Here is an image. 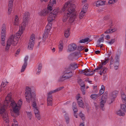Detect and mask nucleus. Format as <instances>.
Wrapping results in <instances>:
<instances>
[{"instance_id":"1","label":"nucleus","mask_w":126,"mask_h":126,"mask_svg":"<svg viewBox=\"0 0 126 126\" xmlns=\"http://www.w3.org/2000/svg\"><path fill=\"white\" fill-rule=\"evenodd\" d=\"M30 14L28 12H26L23 16V22L21 24V26L19 27V31L15 35H12L9 37L7 41L6 45L5 47L6 51L9 48L11 45L12 44L13 46H15L18 43L17 39L19 38L25 29V27L28 23V19L29 17Z\"/></svg>"},{"instance_id":"2","label":"nucleus","mask_w":126,"mask_h":126,"mask_svg":"<svg viewBox=\"0 0 126 126\" xmlns=\"http://www.w3.org/2000/svg\"><path fill=\"white\" fill-rule=\"evenodd\" d=\"M75 5L72 4L70 1L65 3L63 7V10H66L64 16L63 17V21L65 22L68 18L70 16L69 21L70 23H72L77 17L76 14L75 12Z\"/></svg>"},{"instance_id":"3","label":"nucleus","mask_w":126,"mask_h":126,"mask_svg":"<svg viewBox=\"0 0 126 126\" xmlns=\"http://www.w3.org/2000/svg\"><path fill=\"white\" fill-rule=\"evenodd\" d=\"M25 91V97L26 100L28 103H30L31 101L32 103V106L35 108L34 112L35 114L39 113L36 107V99L35 92H31V89L28 87H26Z\"/></svg>"},{"instance_id":"4","label":"nucleus","mask_w":126,"mask_h":126,"mask_svg":"<svg viewBox=\"0 0 126 126\" xmlns=\"http://www.w3.org/2000/svg\"><path fill=\"white\" fill-rule=\"evenodd\" d=\"M10 106L13 108L14 112L17 115H18L19 110L22 104V100L21 99L18 101L17 104L14 100L11 101Z\"/></svg>"},{"instance_id":"5","label":"nucleus","mask_w":126,"mask_h":126,"mask_svg":"<svg viewBox=\"0 0 126 126\" xmlns=\"http://www.w3.org/2000/svg\"><path fill=\"white\" fill-rule=\"evenodd\" d=\"M58 10L56 9H54L52 12H50L48 17L47 18L48 21L51 22L55 19L56 14L58 12Z\"/></svg>"},{"instance_id":"6","label":"nucleus","mask_w":126,"mask_h":126,"mask_svg":"<svg viewBox=\"0 0 126 126\" xmlns=\"http://www.w3.org/2000/svg\"><path fill=\"white\" fill-rule=\"evenodd\" d=\"M0 113L2 114L4 120H6V122L8 121V116L4 106L1 107L0 109Z\"/></svg>"},{"instance_id":"7","label":"nucleus","mask_w":126,"mask_h":126,"mask_svg":"<svg viewBox=\"0 0 126 126\" xmlns=\"http://www.w3.org/2000/svg\"><path fill=\"white\" fill-rule=\"evenodd\" d=\"M56 92H57V91L56 89L55 90L50 91L48 93L47 98V103L48 105L51 106L52 105V97L51 94Z\"/></svg>"},{"instance_id":"8","label":"nucleus","mask_w":126,"mask_h":126,"mask_svg":"<svg viewBox=\"0 0 126 126\" xmlns=\"http://www.w3.org/2000/svg\"><path fill=\"white\" fill-rule=\"evenodd\" d=\"M35 35L33 34H32L30 37V38L29 43L28 47V49L31 50H32L34 44Z\"/></svg>"},{"instance_id":"9","label":"nucleus","mask_w":126,"mask_h":126,"mask_svg":"<svg viewBox=\"0 0 126 126\" xmlns=\"http://www.w3.org/2000/svg\"><path fill=\"white\" fill-rule=\"evenodd\" d=\"M52 9L51 6H48L47 9H45L41 11L39 13V14L41 16H45L49 14Z\"/></svg>"},{"instance_id":"10","label":"nucleus","mask_w":126,"mask_h":126,"mask_svg":"<svg viewBox=\"0 0 126 126\" xmlns=\"http://www.w3.org/2000/svg\"><path fill=\"white\" fill-rule=\"evenodd\" d=\"M48 21V23L46 28V30L45 31V34L47 35L50 32L51 28L52 23Z\"/></svg>"},{"instance_id":"11","label":"nucleus","mask_w":126,"mask_h":126,"mask_svg":"<svg viewBox=\"0 0 126 126\" xmlns=\"http://www.w3.org/2000/svg\"><path fill=\"white\" fill-rule=\"evenodd\" d=\"M77 46L75 44H73L69 45L67 50L68 52H71L75 50L77 48Z\"/></svg>"},{"instance_id":"12","label":"nucleus","mask_w":126,"mask_h":126,"mask_svg":"<svg viewBox=\"0 0 126 126\" xmlns=\"http://www.w3.org/2000/svg\"><path fill=\"white\" fill-rule=\"evenodd\" d=\"M63 74V77L65 78V79H68L70 78L73 75L72 72H69L64 71Z\"/></svg>"},{"instance_id":"13","label":"nucleus","mask_w":126,"mask_h":126,"mask_svg":"<svg viewBox=\"0 0 126 126\" xmlns=\"http://www.w3.org/2000/svg\"><path fill=\"white\" fill-rule=\"evenodd\" d=\"M13 0H9L8 14L10 15L12 10Z\"/></svg>"},{"instance_id":"14","label":"nucleus","mask_w":126,"mask_h":126,"mask_svg":"<svg viewBox=\"0 0 126 126\" xmlns=\"http://www.w3.org/2000/svg\"><path fill=\"white\" fill-rule=\"evenodd\" d=\"M118 92L117 91H114L111 94V97H113V98L111 100L110 103H112L113 101L114 100V98L116 97L117 96Z\"/></svg>"},{"instance_id":"15","label":"nucleus","mask_w":126,"mask_h":126,"mask_svg":"<svg viewBox=\"0 0 126 126\" xmlns=\"http://www.w3.org/2000/svg\"><path fill=\"white\" fill-rule=\"evenodd\" d=\"M104 41V37H101L97 41V44L99 45V46L98 47H100L101 48L102 47V46L103 45L102 44L101 45H99L100 44V43L101 42H103Z\"/></svg>"},{"instance_id":"16","label":"nucleus","mask_w":126,"mask_h":126,"mask_svg":"<svg viewBox=\"0 0 126 126\" xmlns=\"http://www.w3.org/2000/svg\"><path fill=\"white\" fill-rule=\"evenodd\" d=\"M69 66L70 67L72 70H75L76 68L78 67L77 64L75 63H71Z\"/></svg>"},{"instance_id":"17","label":"nucleus","mask_w":126,"mask_h":126,"mask_svg":"<svg viewBox=\"0 0 126 126\" xmlns=\"http://www.w3.org/2000/svg\"><path fill=\"white\" fill-rule=\"evenodd\" d=\"M121 97L122 99V101L126 105V96L123 92L121 93Z\"/></svg>"},{"instance_id":"18","label":"nucleus","mask_w":126,"mask_h":126,"mask_svg":"<svg viewBox=\"0 0 126 126\" xmlns=\"http://www.w3.org/2000/svg\"><path fill=\"white\" fill-rule=\"evenodd\" d=\"M106 1H104L99 0L97 1L96 3V6H99L105 4Z\"/></svg>"},{"instance_id":"19","label":"nucleus","mask_w":126,"mask_h":126,"mask_svg":"<svg viewBox=\"0 0 126 126\" xmlns=\"http://www.w3.org/2000/svg\"><path fill=\"white\" fill-rule=\"evenodd\" d=\"M105 88L104 86L103 85H102L101 86V88L99 90V94H98L99 96H100L104 92Z\"/></svg>"},{"instance_id":"20","label":"nucleus","mask_w":126,"mask_h":126,"mask_svg":"<svg viewBox=\"0 0 126 126\" xmlns=\"http://www.w3.org/2000/svg\"><path fill=\"white\" fill-rule=\"evenodd\" d=\"M70 29H68L67 30H66L65 31L64 33V35L66 38H68L70 35Z\"/></svg>"},{"instance_id":"21","label":"nucleus","mask_w":126,"mask_h":126,"mask_svg":"<svg viewBox=\"0 0 126 126\" xmlns=\"http://www.w3.org/2000/svg\"><path fill=\"white\" fill-rule=\"evenodd\" d=\"M115 31L116 30L115 29H111L110 28V29H108V30H107L104 33H105L106 34L111 33Z\"/></svg>"},{"instance_id":"22","label":"nucleus","mask_w":126,"mask_h":126,"mask_svg":"<svg viewBox=\"0 0 126 126\" xmlns=\"http://www.w3.org/2000/svg\"><path fill=\"white\" fill-rule=\"evenodd\" d=\"M88 8V5H87L85 4L83 6L81 11L83 12L84 13H86L87 11Z\"/></svg>"},{"instance_id":"23","label":"nucleus","mask_w":126,"mask_h":126,"mask_svg":"<svg viewBox=\"0 0 126 126\" xmlns=\"http://www.w3.org/2000/svg\"><path fill=\"white\" fill-rule=\"evenodd\" d=\"M59 51H61L63 49V44L62 41H60L59 42Z\"/></svg>"},{"instance_id":"24","label":"nucleus","mask_w":126,"mask_h":126,"mask_svg":"<svg viewBox=\"0 0 126 126\" xmlns=\"http://www.w3.org/2000/svg\"><path fill=\"white\" fill-rule=\"evenodd\" d=\"M115 63H117V65H119V57L118 55H116L115 59Z\"/></svg>"},{"instance_id":"25","label":"nucleus","mask_w":126,"mask_h":126,"mask_svg":"<svg viewBox=\"0 0 126 126\" xmlns=\"http://www.w3.org/2000/svg\"><path fill=\"white\" fill-rule=\"evenodd\" d=\"M89 39L88 38H86L84 39H82L79 41V42L80 43H84L88 41Z\"/></svg>"},{"instance_id":"26","label":"nucleus","mask_w":126,"mask_h":126,"mask_svg":"<svg viewBox=\"0 0 126 126\" xmlns=\"http://www.w3.org/2000/svg\"><path fill=\"white\" fill-rule=\"evenodd\" d=\"M56 3V1L55 0H50V3L48 5V6H52L54 4H55Z\"/></svg>"},{"instance_id":"27","label":"nucleus","mask_w":126,"mask_h":126,"mask_svg":"<svg viewBox=\"0 0 126 126\" xmlns=\"http://www.w3.org/2000/svg\"><path fill=\"white\" fill-rule=\"evenodd\" d=\"M116 114L117 115L121 116H124L125 115V113L122 112L121 110H119L116 112Z\"/></svg>"},{"instance_id":"28","label":"nucleus","mask_w":126,"mask_h":126,"mask_svg":"<svg viewBox=\"0 0 126 126\" xmlns=\"http://www.w3.org/2000/svg\"><path fill=\"white\" fill-rule=\"evenodd\" d=\"M78 104L79 107L81 108H84L85 107L83 101L81 102H79V103H78Z\"/></svg>"},{"instance_id":"29","label":"nucleus","mask_w":126,"mask_h":126,"mask_svg":"<svg viewBox=\"0 0 126 126\" xmlns=\"http://www.w3.org/2000/svg\"><path fill=\"white\" fill-rule=\"evenodd\" d=\"M100 103V107L103 110H104L103 108L104 107V104H105L106 101H104L103 100H101Z\"/></svg>"},{"instance_id":"30","label":"nucleus","mask_w":126,"mask_h":126,"mask_svg":"<svg viewBox=\"0 0 126 126\" xmlns=\"http://www.w3.org/2000/svg\"><path fill=\"white\" fill-rule=\"evenodd\" d=\"M99 96L98 94H93L91 95L90 97L92 99H95Z\"/></svg>"},{"instance_id":"31","label":"nucleus","mask_w":126,"mask_h":126,"mask_svg":"<svg viewBox=\"0 0 126 126\" xmlns=\"http://www.w3.org/2000/svg\"><path fill=\"white\" fill-rule=\"evenodd\" d=\"M125 104H121V108L124 112H126V105Z\"/></svg>"},{"instance_id":"32","label":"nucleus","mask_w":126,"mask_h":126,"mask_svg":"<svg viewBox=\"0 0 126 126\" xmlns=\"http://www.w3.org/2000/svg\"><path fill=\"white\" fill-rule=\"evenodd\" d=\"M5 29H6V26L4 24H3L2 25V31L1 32V33L2 34H3L5 32Z\"/></svg>"},{"instance_id":"33","label":"nucleus","mask_w":126,"mask_h":126,"mask_svg":"<svg viewBox=\"0 0 126 126\" xmlns=\"http://www.w3.org/2000/svg\"><path fill=\"white\" fill-rule=\"evenodd\" d=\"M79 115L81 118L83 120H84L85 119V117L84 115L81 112H80L79 113Z\"/></svg>"},{"instance_id":"34","label":"nucleus","mask_w":126,"mask_h":126,"mask_svg":"<svg viewBox=\"0 0 126 126\" xmlns=\"http://www.w3.org/2000/svg\"><path fill=\"white\" fill-rule=\"evenodd\" d=\"M28 117L30 119H31L32 116V114L31 112L26 111Z\"/></svg>"},{"instance_id":"35","label":"nucleus","mask_w":126,"mask_h":126,"mask_svg":"<svg viewBox=\"0 0 126 126\" xmlns=\"http://www.w3.org/2000/svg\"><path fill=\"white\" fill-rule=\"evenodd\" d=\"M72 70L70 66L66 68H65V70L64 71L69 72H72Z\"/></svg>"},{"instance_id":"36","label":"nucleus","mask_w":126,"mask_h":126,"mask_svg":"<svg viewBox=\"0 0 126 126\" xmlns=\"http://www.w3.org/2000/svg\"><path fill=\"white\" fill-rule=\"evenodd\" d=\"M81 91L82 92V94H85V86H82L81 87Z\"/></svg>"},{"instance_id":"37","label":"nucleus","mask_w":126,"mask_h":126,"mask_svg":"<svg viewBox=\"0 0 126 126\" xmlns=\"http://www.w3.org/2000/svg\"><path fill=\"white\" fill-rule=\"evenodd\" d=\"M27 64H23L22 67V68L21 70V72H23L24 71L25 69V68L27 67Z\"/></svg>"},{"instance_id":"38","label":"nucleus","mask_w":126,"mask_h":126,"mask_svg":"<svg viewBox=\"0 0 126 126\" xmlns=\"http://www.w3.org/2000/svg\"><path fill=\"white\" fill-rule=\"evenodd\" d=\"M85 13H84L83 12L81 11V12L80 13L79 15V17L80 19H81L83 17L84 15V14Z\"/></svg>"},{"instance_id":"39","label":"nucleus","mask_w":126,"mask_h":126,"mask_svg":"<svg viewBox=\"0 0 126 126\" xmlns=\"http://www.w3.org/2000/svg\"><path fill=\"white\" fill-rule=\"evenodd\" d=\"M103 66H101L99 67H98L97 68H95V69L94 70L92 71V72H95V71H96V70H98L100 69H103Z\"/></svg>"},{"instance_id":"40","label":"nucleus","mask_w":126,"mask_h":126,"mask_svg":"<svg viewBox=\"0 0 126 126\" xmlns=\"http://www.w3.org/2000/svg\"><path fill=\"white\" fill-rule=\"evenodd\" d=\"M83 47L82 46H78L77 47V50L79 51V52H80L82 50H83L84 48H83L82 49Z\"/></svg>"},{"instance_id":"41","label":"nucleus","mask_w":126,"mask_h":126,"mask_svg":"<svg viewBox=\"0 0 126 126\" xmlns=\"http://www.w3.org/2000/svg\"><path fill=\"white\" fill-rule=\"evenodd\" d=\"M18 17L17 16H16L15 17V19L14 21L15 25H16L17 24L16 23L18 22Z\"/></svg>"},{"instance_id":"42","label":"nucleus","mask_w":126,"mask_h":126,"mask_svg":"<svg viewBox=\"0 0 126 126\" xmlns=\"http://www.w3.org/2000/svg\"><path fill=\"white\" fill-rule=\"evenodd\" d=\"M115 41V39H112L110 41H107V43H108L111 45L113 44Z\"/></svg>"},{"instance_id":"43","label":"nucleus","mask_w":126,"mask_h":126,"mask_svg":"<svg viewBox=\"0 0 126 126\" xmlns=\"http://www.w3.org/2000/svg\"><path fill=\"white\" fill-rule=\"evenodd\" d=\"M28 56H26L24 59V64H26L27 65V62L28 60Z\"/></svg>"},{"instance_id":"44","label":"nucleus","mask_w":126,"mask_h":126,"mask_svg":"<svg viewBox=\"0 0 126 126\" xmlns=\"http://www.w3.org/2000/svg\"><path fill=\"white\" fill-rule=\"evenodd\" d=\"M116 1V0H110L108 2V3L112 4L114 3Z\"/></svg>"},{"instance_id":"45","label":"nucleus","mask_w":126,"mask_h":126,"mask_svg":"<svg viewBox=\"0 0 126 126\" xmlns=\"http://www.w3.org/2000/svg\"><path fill=\"white\" fill-rule=\"evenodd\" d=\"M103 71L102 73H103L105 74L106 73V71L107 70L108 68L106 67H104L103 68Z\"/></svg>"},{"instance_id":"46","label":"nucleus","mask_w":126,"mask_h":126,"mask_svg":"<svg viewBox=\"0 0 126 126\" xmlns=\"http://www.w3.org/2000/svg\"><path fill=\"white\" fill-rule=\"evenodd\" d=\"M35 115L36 116V117H37V119L39 120L40 119V115L39 114V113L35 114Z\"/></svg>"},{"instance_id":"47","label":"nucleus","mask_w":126,"mask_h":126,"mask_svg":"<svg viewBox=\"0 0 126 126\" xmlns=\"http://www.w3.org/2000/svg\"><path fill=\"white\" fill-rule=\"evenodd\" d=\"M107 96H103V95H102L101 99V100H103L104 101H106V99L107 98Z\"/></svg>"},{"instance_id":"48","label":"nucleus","mask_w":126,"mask_h":126,"mask_svg":"<svg viewBox=\"0 0 126 126\" xmlns=\"http://www.w3.org/2000/svg\"><path fill=\"white\" fill-rule=\"evenodd\" d=\"M65 79V78L63 77V75L59 79V81H63Z\"/></svg>"},{"instance_id":"49","label":"nucleus","mask_w":126,"mask_h":126,"mask_svg":"<svg viewBox=\"0 0 126 126\" xmlns=\"http://www.w3.org/2000/svg\"><path fill=\"white\" fill-rule=\"evenodd\" d=\"M109 18V16L108 15L105 16L104 18V20H108Z\"/></svg>"},{"instance_id":"50","label":"nucleus","mask_w":126,"mask_h":126,"mask_svg":"<svg viewBox=\"0 0 126 126\" xmlns=\"http://www.w3.org/2000/svg\"><path fill=\"white\" fill-rule=\"evenodd\" d=\"M65 119L66 120V122L67 124H68L69 123V117L68 116H66L65 117Z\"/></svg>"},{"instance_id":"51","label":"nucleus","mask_w":126,"mask_h":126,"mask_svg":"<svg viewBox=\"0 0 126 126\" xmlns=\"http://www.w3.org/2000/svg\"><path fill=\"white\" fill-rule=\"evenodd\" d=\"M78 103H79V102H81L83 101L82 99V98L80 96H78V98H77Z\"/></svg>"},{"instance_id":"52","label":"nucleus","mask_w":126,"mask_h":126,"mask_svg":"<svg viewBox=\"0 0 126 126\" xmlns=\"http://www.w3.org/2000/svg\"><path fill=\"white\" fill-rule=\"evenodd\" d=\"M5 34L2 35L1 36V40H5Z\"/></svg>"},{"instance_id":"53","label":"nucleus","mask_w":126,"mask_h":126,"mask_svg":"<svg viewBox=\"0 0 126 126\" xmlns=\"http://www.w3.org/2000/svg\"><path fill=\"white\" fill-rule=\"evenodd\" d=\"M107 24H108V25H109V26H110V28L111 29L112 28V27L113 26L112 22L111 21L110 23H108Z\"/></svg>"},{"instance_id":"54","label":"nucleus","mask_w":126,"mask_h":126,"mask_svg":"<svg viewBox=\"0 0 126 126\" xmlns=\"http://www.w3.org/2000/svg\"><path fill=\"white\" fill-rule=\"evenodd\" d=\"M64 88V87L63 86L60 87L56 89V90L58 92V91L61 90L63 89Z\"/></svg>"},{"instance_id":"55","label":"nucleus","mask_w":126,"mask_h":126,"mask_svg":"<svg viewBox=\"0 0 126 126\" xmlns=\"http://www.w3.org/2000/svg\"><path fill=\"white\" fill-rule=\"evenodd\" d=\"M110 64H113V63L114 62V60L113 59L112 56H111L110 57Z\"/></svg>"},{"instance_id":"56","label":"nucleus","mask_w":126,"mask_h":126,"mask_svg":"<svg viewBox=\"0 0 126 126\" xmlns=\"http://www.w3.org/2000/svg\"><path fill=\"white\" fill-rule=\"evenodd\" d=\"M75 55L76 56L80 54V52H75L74 53Z\"/></svg>"},{"instance_id":"57","label":"nucleus","mask_w":126,"mask_h":126,"mask_svg":"<svg viewBox=\"0 0 126 126\" xmlns=\"http://www.w3.org/2000/svg\"><path fill=\"white\" fill-rule=\"evenodd\" d=\"M42 64L41 63H40L38 67V69L39 70H41L42 67Z\"/></svg>"},{"instance_id":"58","label":"nucleus","mask_w":126,"mask_h":126,"mask_svg":"<svg viewBox=\"0 0 126 126\" xmlns=\"http://www.w3.org/2000/svg\"><path fill=\"white\" fill-rule=\"evenodd\" d=\"M93 71H91L90 69H86L85 70V71L83 72V73H87V72H92Z\"/></svg>"},{"instance_id":"59","label":"nucleus","mask_w":126,"mask_h":126,"mask_svg":"<svg viewBox=\"0 0 126 126\" xmlns=\"http://www.w3.org/2000/svg\"><path fill=\"white\" fill-rule=\"evenodd\" d=\"M81 86V87H82V86H85V85L84 84V82L83 81L80 83L79 84Z\"/></svg>"},{"instance_id":"60","label":"nucleus","mask_w":126,"mask_h":126,"mask_svg":"<svg viewBox=\"0 0 126 126\" xmlns=\"http://www.w3.org/2000/svg\"><path fill=\"white\" fill-rule=\"evenodd\" d=\"M105 38L107 40H108L109 39H110V35H107L106 37Z\"/></svg>"},{"instance_id":"61","label":"nucleus","mask_w":126,"mask_h":126,"mask_svg":"<svg viewBox=\"0 0 126 126\" xmlns=\"http://www.w3.org/2000/svg\"><path fill=\"white\" fill-rule=\"evenodd\" d=\"M115 65H116L114 66V68L115 69L117 70L118 69V67L119 65H117V63H115Z\"/></svg>"},{"instance_id":"62","label":"nucleus","mask_w":126,"mask_h":126,"mask_svg":"<svg viewBox=\"0 0 126 126\" xmlns=\"http://www.w3.org/2000/svg\"><path fill=\"white\" fill-rule=\"evenodd\" d=\"M20 49H18L17 50L16 53L17 54H18L19 53V52L20 51Z\"/></svg>"},{"instance_id":"63","label":"nucleus","mask_w":126,"mask_h":126,"mask_svg":"<svg viewBox=\"0 0 126 126\" xmlns=\"http://www.w3.org/2000/svg\"><path fill=\"white\" fill-rule=\"evenodd\" d=\"M14 123L15 124V126H18L17 122L16 121H14Z\"/></svg>"},{"instance_id":"64","label":"nucleus","mask_w":126,"mask_h":126,"mask_svg":"<svg viewBox=\"0 0 126 126\" xmlns=\"http://www.w3.org/2000/svg\"><path fill=\"white\" fill-rule=\"evenodd\" d=\"M100 52V51L99 50H97L95 51V52L96 54L99 53Z\"/></svg>"}]
</instances>
